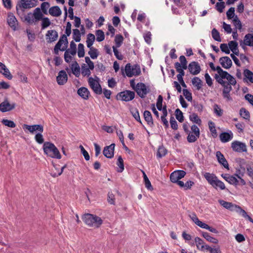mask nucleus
<instances>
[{"label":"nucleus","instance_id":"473e14b6","mask_svg":"<svg viewBox=\"0 0 253 253\" xmlns=\"http://www.w3.org/2000/svg\"><path fill=\"white\" fill-rule=\"evenodd\" d=\"M33 14L36 22L42 20L43 18V14L41 11V8L39 7H37L35 9Z\"/></svg>","mask_w":253,"mask_h":253},{"label":"nucleus","instance_id":"de8ad7c7","mask_svg":"<svg viewBox=\"0 0 253 253\" xmlns=\"http://www.w3.org/2000/svg\"><path fill=\"white\" fill-rule=\"evenodd\" d=\"M142 172L143 173V178H144V181L145 187L148 189H149V190L153 189V188H152V186L151 185V182L149 181V180L148 177L147 176L146 173L143 170H142Z\"/></svg>","mask_w":253,"mask_h":253},{"label":"nucleus","instance_id":"0e129e2a","mask_svg":"<svg viewBox=\"0 0 253 253\" xmlns=\"http://www.w3.org/2000/svg\"><path fill=\"white\" fill-rule=\"evenodd\" d=\"M49 7V4L47 2H43L41 5V10L44 14H47V9Z\"/></svg>","mask_w":253,"mask_h":253},{"label":"nucleus","instance_id":"a18cd8bd","mask_svg":"<svg viewBox=\"0 0 253 253\" xmlns=\"http://www.w3.org/2000/svg\"><path fill=\"white\" fill-rule=\"evenodd\" d=\"M64 43L65 44V47H67V45L68 43L67 38L66 35H62L61 38H60L59 40L57 42V43L56 44V45L61 47L63 43Z\"/></svg>","mask_w":253,"mask_h":253},{"label":"nucleus","instance_id":"aec40b11","mask_svg":"<svg viewBox=\"0 0 253 253\" xmlns=\"http://www.w3.org/2000/svg\"><path fill=\"white\" fill-rule=\"evenodd\" d=\"M219 62L222 67L225 69H229L232 65V62L228 56H224L219 59Z\"/></svg>","mask_w":253,"mask_h":253},{"label":"nucleus","instance_id":"e433bc0d","mask_svg":"<svg viewBox=\"0 0 253 253\" xmlns=\"http://www.w3.org/2000/svg\"><path fill=\"white\" fill-rule=\"evenodd\" d=\"M89 50L88 52V55L92 59H96L99 55L98 49L93 47H89Z\"/></svg>","mask_w":253,"mask_h":253},{"label":"nucleus","instance_id":"338daca9","mask_svg":"<svg viewBox=\"0 0 253 253\" xmlns=\"http://www.w3.org/2000/svg\"><path fill=\"white\" fill-rule=\"evenodd\" d=\"M230 184L237 185L238 184L239 181L238 179L233 175H230L228 180L227 181Z\"/></svg>","mask_w":253,"mask_h":253},{"label":"nucleus","instance_id":"0eeeda50","mask_svg":"<svg viewBox=\"0 0 253 253\" xmlns=\"http://www.w3.org/2000/svg\"><path fill=\"white\" fill-rule=\"evenodd\" d=\"M135 91L139 97L143 98L149 92V89L144 83H138L136 84Z\"/></svg>","mask_w":253,"mask_h":253},{"label":"nucleus","instance_id":"b1692460","mask_svg":"<svg viewBox=\"0 0 253 253\" xmlns=\"http://www.w3.org/2000/svg\"><path fill=\"white\" fill-rule=\"evenodd\" d=\"M218 202L224 208L231 211H235L237 208V205L233 204L230 202L225 201L223 200H218Z\"/></svg>","mask_w":253,"mask_h":253},{"label":"nucleus","instance_id":"c756f323","mask_svg":"<svg viewBox=\"0 0 253 253\" xmlns=\"http://www.w3.org/2000/svg\"><path fill=\"white\" fill-rule=\"evenodd\" d=\"M49 13L53 16L58 17L61 14L62 11L59 6H54L49 8Z\"/></svg>","mask_w":253,"mask_h":253},{"label":"nucleus","instance_id":"7ed1b4c3","mask_svg":"<svg viewBox=\"0 0 253 253\" xmlns=\"http://www.w3.org/2000/svg\"><path fill=\"white\" fill-rule=\"evenodd\" d=\"M99 78L97 76H95L94 78L90 77L88 79V83L90 87L96 94H101L102 93V88L99 84Z\"/></svg>","mask_w":253,"mask_h":253},{"label":"nucleus","instance_id":"39448f33","mask_svg":"<svg viewBox=\"0 0 253 253\" xmlns=\"http://www.w3.org/2000/svg\"><path fill=\"white\" fill-rule=\"evenodd\" d=\"M135 97L134 92L130 90H125L119 93L117 95V99L124 101H131Z\"/></svg>","mask_w":253,"mask_h":253},{"label":"nucleus","instance_id":"a19ab883","mask_svg":"<svg viewBox=\"0 0 253 253\" xmlns=\"http://www.w3.org/2000/svg\"><path fill=\"white\" fill-rule=\"evenodd\" d=\"M65 51L70 53V54H71L73 56L76 55L77 53V48L76 43L73 41L71 42L70 44V48L67 49Z\"/></svg>","mask_w":253,"mask_h":253},{"label":"nucleus","instance_id":"49530a36","mask_svg":"<svg viewBox=\"0 0 253 253\" xmlns=\"http://www.w3.org/2000/svg\"><path fill=\"white\" fill-rule=\"evenodd\" d=\"M81 33L79 30L78 29H73V38L76 42H79L81 41Z\"/></svg>","mask_w":253,"mask_h":253},{"label":"nucleus","instance_id":"9d476101","mask_svg":"<svg viewBox=\"0 0 253 253\" xmlns=\"http://www.w3.org/2000/svg\"><path fill=\"white\" fill-rule=\"evenodd\" d=\"M186 172L183 170H177L172 172L170 175V181L175 183L184 177Z\"/></svg>","mask_w":253,"mask_h":253},{"label":"nucleus","instance_id":"ea45409f","mask_svg":"<svg viewBox=\"0 0 253 253\" xmlns=\"http://www.w3.org/2000/svg\"><path fill=\"white\" fill-rule=\"evenodd\" d=\"M240 115L241 117L246 120H250V114L249 112L245 108H241L240 110Z\"/></svg>","mask_w":253,"mask_h":253},{"label":"nucleus","instance_id":"72a5a7b5","mask_svg":"<svg viewBox=\"0 0 253 253\" xmlns=\"http://www.w3.org/2000/svg\"><path fill=\"white\" fill-rule=\"evenodd\" d=\"M232 23L235 27L234 30H239L241 31L242 25L237 15H236L234 19H232Z\"/></svg>","mask_w":253,"mask_h":253},{"label":"nucleus","instance_id":"58836bf2","mask_svg":"<svg viewBox=\"0 0 253 253\" xmlns=\"http://www.w3.org/2000/svg\"><path fill=\"white\" fill-rule=\"evenodd\" d=\"M203 237L205 238L208 241L214 243V244H217L218 242V241L217 239L211 237L210 236V235L205 232H203L202 233Z\"/></svg>","mask_w":253,"mask_h":253},{"label":"nucleus","instance_id":"c03bdc74","mask_svg":"<svg viewBox=\"0 0 253 253\" xmlns=\"http://www.w3.org/2000/svg\"><path fill=\"white\" fill-rule=\"evenodd\" d=\"M211 186L215 189H217L218 188L220 190H224L225 189V186L224 183L218 179L215 180Z\"/></svg>","mask_w":253,"mask_h":253},{"label":"nucleus","instance_id":"bf43d9fd","mask_svg":"<svg viewBox=\"0 0 253 253\" xmlns=\"http://www.w3.org/2000/svg\"><path fill=\"white\" fill-rule=\"evenodd\" d=\"M117 165L120 168V169L118 170V171L119 172H122L124 169V161L121 156L118 157Z\"/></svg>","mask_w":253,"mask_h":253},{"label":"nucleus","instance_id":"4c0bfd02","mask_svg":"<svg viewBox=\"0 0 253 253\" xmlns=\"http://www.w3.org/2000/svg\"><path fill=\"white\" fill-rule=\"evenodd\" d=\"M95 38L93 34H88L87 36L86 45L88 48L93 47L92 45L95 41Z\"/></svg>","mask_w":253,"mask_h":253},{"label":"nucleus","instance_id":"4be33fe9","mask_svg":"<svg viewBox=\"0 0 253 253\" xmlns=\"http://www.w3.org/2000/svg\"><path fill=\"white\" fill-rule=\"evenodd\" d=\"M233 137V134L231 131L229 132H222L219 135L220 140L222 143H226L232 139Z\"/></svg>","mask_w":253,"mask_h":253},{"label":"nucleus","instance_id":"f8f14e48","mask_svg":"<svg viewBox=\"0 0 253 253\" xmlns=\"http://www.w3.org/2000/svg\"><path fill=\"white\" fill-rule=\"evenodd\" d=\"M15 107V103L10 104L7 100H5L0 104V111L2 112L10 111Z\"/></svg>","mask_w":253,"mask_h":253},{"label":"nucleus","instance_id":"ddd939ff","mask_svg":"<svg viewBox=\"0 0 253 253\" xmlns=\"http://www.w3.org/2000/svg\"><path fill=\"white\" fill-rule=\"evenodd\" d=\"M45 37L47 42L51 43L57 40L58 34L55 30H48L45 35Z\"/></svg>","mask_w":253,"mask_h":253},{"label":"nucleus","instance_id":"7c9ffc66","mask_svg":"<svg viewBox=\"0 0 253 253\" xmlns=\"http://www.w3.org/2000/svg\"><path fill=\"white\" fill-rule=\"evenodd\" d=\"M71 69L72 73L77 77H79L80 75V68L78 63L75 61L71 64Z\"/></svg>","mask_w":253,"mask_h":253},{"label":"nucleus","instance_id":"774afa93","mask_svg":"<svg viewBox=\"0 0 253 253\" xmlns=\"http://www.w3.org/2000/svg\"><path fill=\"white\" fill-rule=\"evenodd\" d=\"M247 171L248 176L251 177L253 180V164L247 166Z\"/></svg>","mask_w":253,"mask_h":253},{"label":"nucleus","instance_id":"2eb2a0df","mask_svg":"<svg viewBox=\"0 0 253 253\" xmlns=\"http://www.w3.org/2000/svg\"><path fill=\"white\" fill-rule=\"evenodd\" d=\"M195 242L198 250L200 251L204 252L208 250L209 246L206 245L204 241L198 237L195 238Z\"/></svg>","mask_w":253,"mask_h":253},{"label":"nucleus","instance_id":"6e6d98bb","mask_svg":"<svg viewBox=\"0 0 253 253\" xmlns=\"http://www.w3.org/2000/svg\"><path fill=\"white\" fill-rule=\"evenodd\" d=\"M124 38L121 35H117L115 37V42L117 47H119L122 44Z\"/></svg>","mask_w":253,"mask_h":253},{"label":"nucleus","instance_id":"5701e85b","mask_svg":"<svg viewBox=\"0 0 253 253\" xmlns=\"http://www.w3.org/2000/svg\"><path fill=\"white\" fill-rule=\"evenodd\" d=\"M0 73L2 74L5 78L8 80H11L12 78V76L9 72V70L7 68L6 66L2 63L0 62Z\"/></svg>","mask_w":253,"mask_h":253},{"label":"nucleus","instance_id":"09e8293b","mask_svg":"<svg viewBox=\"0 0 253 253\" xmlns=\"http://www.w3.org/2000/svg\"><path fill=\"white\" fill-rule=\"evenodd\" d=\"M215 79L216 80V81L220 84L224 88L226 87V86L230 85V84H228L227 82L224 81L223 80V79H222L221 77L219 76V75H218L217 74H215Z\"/></svg>","mask_w":253,"mask_h":253},{"label":"nucleus","instance_id":"052dcab7","mask_svg":"<svg viewBox=\"0 0 253 253\" xmlns=\"http://www.w3.org/2000/svg\"><path fill=\"white\" fill-rule=\"evenodd\" d=\"M78 55L79 57H83L84 56V45L82 43L78 44Z\"/></svg>","mask_w":253,"mask_h":253},{"label":"nucleus","instance_id":"f704fd0d","mask_svg":"<svg viewBox=\"0 0 253 253\" xmlns=\"http://www.w3.org/2000/svg\"><path fill=\"white\" fill-rule=\"evenodd\" d=\"M192 83L193 85L196 87V89L197 90H200L202 85H203V83L202 80L197 77H195L193 78L192 80Z\"/></svg>","mask_w":253,"mask_h":253},{"label":"nucleus","instance_id":"c9c22d12","mask_svg":"<svg viewBox=\"0 0 253 253\" xmlns=\"http://www.w3.org/2000/svg\"><path fill=\"white\" fill-rule=\"evenodd\" d=\"M210 131L211 133V136L213 138H216L217 136V133L215 129V124L212 121H209L208 123Z\"/></svg>","mask_w":253,"mask_h":253},{"label":"nucleus","instance_id":"f03ea898","mask_svg":"<svg viewBox=\"0 0 253 253\" xmlns=\"http://www.w3.org/2000/svg\"><path fill=\"white\" fill-rule=\"evenodd\" d=\"M82 219L90 227L98 228L102 223V220L100 217L90 213L84 214Z\"/></svg>","mask_w":253,"mask_h":253},{"label":"nucleus","instance_id":"423d86ee","mask_svg":"<svg viewBox=\"0 0 253 253\" xmlns=\"http://www.w3.org/2000/svg\"><path fill=\"white\" fill-rule=\"evenodd\" d=\"M192 132H188L187 137L188 142L192 143L195 142L200 136V130L198 127L196 125H193L191 127Z\"/></svg>","mask_w":253,"mask_h":253},{"label":"nucleus","instance_id":"f3484780","mask_svg":"<svg viewBox=\"0 0 253 253\" xmlns=\"http://www.w3.org/2000/svg\"><path fill=\"white\" fill-rule=\"evenodd\" d=\"M220 72H221V75L220 77L222 79H226L228 81V83L230 84L231 86V85H234L236 84V81L232 76H231L226 71L221 70Z\"/></svg>","mask_w":253,"mask_h":253},{"label":"nucleus","instance_id":"393cba45","mask_svg":"<svg viewBox=\"0 0 253 253\" xmlns=\"http://www.w3.org/2000/svg\"><path fill=\"white\" fill-rule=\"evenodd\" d=\"M244 78L243 81L244 82H250L253 84V72L249 69H245L243 73Z\"/></svg>","mask_w":253,"mask_h":253},{"label":"nucleus","instance_id":"cd10ccee","mask_svg":"<svg viewBox=\"0 0 253 253\" xmlns=\"http://www.w3.org/2000/svg\"><path fill=\"white\" fill-rule=\"evenodd\" d=\"M204 176L211 185H213L214 182L217 179V177L214 174L209 172H205L204 174Z\"/></svg>","mask_w":253,"mask_h":253},{"label":"nucleus","instance_id":"4d7b16f0","mask_svg":"<svg viewBox=\"0 0 253 253\" xmlns=\"http://www.w3.org/2000/svg\"><path fill=\"white\" fill-rule=\"evenodd\" d=\"M175 117L176 119L180 123H182L184 121V117L183 113L179 109H176L175 111Z\"/></svg>","mask_w":253,"mask_h":253},{"label":"nucleus","instance_id":"5fc2aeb1","mask_svg":"<svg viewBox=\"0 0 253 253\" xmlns=\"http://www.w3.org/2000/svg\"><path fill=\"white\" fill-rule=\"evenodd\" d=\"M211 35L212 38L216 41L221 42V39L220 37L219 33L215 28L211 31Z\"/></svg>","mask_w":253,"mask_h":253},{"label":"nucleus","instance_id":"c85d7f7f","mask_svg":"<svg viewBox=\"0 0 253 253\" xmlns=\"http://www.w3.org/2000/svg\"><path fill=\"white\" fill-rule=\"evenodd\" d=\"M191 219L193 221V222L197 225L198 226L202 228L203 229H207V226H208V224H207L203 222L202 221H200L198 218L197 217L196 214H193L192 216H191Z\"/></svg>","mask_w":253,"mask_h":253},{"label":"nucleus","instance_id":"2f4dec72","mask_svg":"<svg viewBox=\"0 0 253 253\" xmlns=\"http://www.w3.org/2000/svg\"><path fill=\"white\" fill-rule=\"evenodd\" d=\"M144 118L148 125L150 126H152L154 125L152 115L150 111L146 110L144 112Z\"/></svg>","mask_w":253,"mask_h":253},{"label":"nucleus","instance_id":"8fccbe9b","mask_svg":"<svg viewBox=\"0 0 253 253\" xmlns=\"http://www.w3.org/2000/svg\"><path fill=\"white\" fill-rule=\"evenodd\" d=\"M96 40L100 42L103 41L105 39L104 32L101 30H98L96 31Z\"/></svg>","mask_w":253,"mask_h":253},{"label":"nucleus","instance_id":"6ab92c4d","mask_svg":"<svg viewBox=\"0 0 253 253\" xmlns=\"http://www.w3.org/2000/svg\"><path fill=\"white\" fill-rule=\"evenodd\" d=\"M7 21L9 26L13 30H16V26L18 25V21L12 13H10L8 14Z\"/></svg>","mask_w":253,"mask_h":253},{"label":"nucleus","instance_id":"79ce46f5","mask_svg":"<svg viewBox=\"0 0 253 253\" xmlns=\"http://www.w3.org/2000/svg\"><path fill=\"white\" fill-rule=\"evenodd\" d=\"M189 119L191 121L198 125H201V120L199 118L198 115L196 113H192V114H191L189 116Z\"/></svg>","mask_w":253,"mask_h":253},{"label":"nucleus","instance_id":"1a4fd4ad","mask_svg":"<svg viewBox=\"0 0 253 253\" xmlns=\"http://www.w3.org/2000/svg\"><path fill=\"white\" fill-rule=\"evenodd\" d=\"M188 69L190 73L193 75H198L201 71L199 63L196 61L190 62L188 66Z\"/></svg>","mask_w":253,"mask_h":253},{"label":"nucleus","instance_id":"a211bd4d","mask_svg":"<svg viewBox=\"0 0 253 253\" xmlns=\"http://www.w3.org/2000/svg\"><path fill=\"white\" fill-rule=\"evenodd\" d=\"M36 0H21L20 7L24 9H29L37 5Z\"/></svg>","mask_w":253,"mask_h":253},{"label":"nucleus","instance_id":"bb28decb","mask_svg":"<svg viewBox=\"0 0 253 253\" xmlns=\"http://www.w3.org/2000/svg\"><path fill=\"white\" fill-rule=\"evenodd\" d=\"M243 43L245 45L252 47L253 49V35L252 34L246 35L244 39Z\"/></svg>","mask_w":253,"mask_h":253},{"label":"nucleus","instance_id":"6e6552de","mask_svg":"<svg viewBox=\"0 0 253 253\" xmlns=\"http://www.w3.org/2000/svg\"><path fill=\"white\" fill-rule=\"evenodd\" d=\"M231 148L234 151L239 153L246 152L247 151L246 144L237 140L232 142Z\"/></svg>","mask_w":253,"mask_h":253},{"label":"nucleus","instance_id":"412c9836","mask_svg":"<svg viewBox=\"0 0 253 253\" xmlns=\"http://www.w3.org/2000/svg\"><path fill=\"white\" fill-rule=\"evenodd\" d=\"M216 157L219 163L222 165L225 168L229 169L228 163L220 151H218L216 152Z\"/></svg>","mask_w":253,"mask_h":253},{"label":"nucleus","instance_id":"680f3d73","mask_svg":"<svg viewBox=\"0 0 253 253\" xmlns=\"http://www.w3.org/2000/svg\"><path fill=\"white\" fill-rule=\"evenodd\" d=\"M1 122L4 125L11 128H14L16 126V125L13 121L8 120L7 119H3Z\"/></svg>","mask_w":253,"mask_h":253},{"label":"nucleus","instance_id":"13d9d810","mask_svg":"<svg viewBox=\"0 0 253 253\" xmlns=\"http://www.w3.org/2000/svg\"><path fill=\"white\" fill-rule=\"evenodd\" d=\"M90 69L85 66V64L82 66L81 73L83 76L89 77L91 74Z\"/></svg>","mask_w":253,"mask_h":253},{"label":"nucleus","instance_id":"37998d69","mask_svg":"<svg viewBox=\"0 0 253 253\" xmlns=\"http://www.w3.org/2000/svg\"><path fill=\"white\" fill-rule=\"evenodd\" d=\"M167 149L163 146H161L158 149L157 157L159 158H161L163 157H164L167 154Z\"/></svg>","mask_w":253,"mask_h":253},{"label":"nucleus","instance_id":"69168bd1","mask_svg":"<svg viewBox=\"0 0 253 253\" xmlns=\"http://www.w3.org/2000/svg\"><path fill=\"white\" fill-rule=\"evenodd\" d=\"M35 139L36 141L39 144H42L44 142L43 135L41 132L36 134L35 136Z\"/></svg>","mask_w":253,"mask_h":253},{"label":"nucleus","instance_id":"864d4df0","mask_svg":"<svg viewBox=\"0 0 253 253\" xmlns=\"http://www.w3.org/2000/svg\"><path fill=\"white\" fill-rule=\"evenodd\" d=\"M226 16L229 20L234 19L236 16L235 15V8L233 7H230L226 12Z\"/></svg>","mask_w":253,"mask_h":253},{"label":"nucleus","instance_id":"603ef678","mask_svg":"<svg viewBox=\"0 0 253 253\" xmlns=\"http://www.w3.org/2000/svg\"><path fill=\"white\" fill-rule=\"evenodd\" d=\"M214 113L218 117H221L223 115V110L220 106L217 104H214L213 106Z\"/></svg>","mask_w":253,"mask_h":253},{"label":"nucleus","instance_id":"a878e982","mask_svg":"<svg viewBox=\"0 0 253 253\" xmlns=\"http://www.w3.org/2000/svg\"><path fill=\"white\" fill-rule=\"evenodd\" d=\"M78 94L84 99H87L90 92L88 89L85 87H81L78 90Z\"/></svg>","mask_w":253,"mask_h":253},{"label":"nucleus","instance_id":"f257e3e1","mask_svg":"<svg viewBox=\"0 0 253 253\" xmlns=\"http://www.w3.org/2000/svg\"><path fill=\"white\" fill-rule=\"evenodd\" d=\"M43 149L44 153L46 155L52 158L60 159L61 158V156L58 149L54 144L51 142H44L43 145Z\"/></svg>","mask_w":253,"mask_h":253},{"label":"nucleus","instance_id":"4468645a","mask_svg":"<svg viewBox=\"0 0 253 253\" xmlns=\"http://www.w3.org/2000/svg\"><path fill=\"white\" fill-rule=\"evenodd\" d=\"M68 80V76L66 72L64 70H61L58 73L56 77V81L58 84L64 85Z\"/></svg>","mask_w":253,"mask_h":253},{"label":"nucleus","instance_id":"3c124183","mask_svg":"<svg viewBox=\"0 0 253 253\" xmlns=\"http://www.w3.org/2000/svg\"><path fill=\"white\" fill-rule=\"evenodd\" d=\"M132 116L134 118V119L138 122H139L141 124L142 122L140 120L139 114L138 110L137 109H132L130 110Z\"/></svg>","mask_w":253,"mask_h":253},{"label":"nucleus","instance_id":"dca6fc26","mask_svg":"<svg viewBox=\"0 0 253 253\" xmlns=\"http://www.w3.org/2000/svg\"><path fill=\"white\" fill-rule=\"evenodd\" d=\"M115 146V144H111L109 146L105 147L103 151V155L107 158L110 159L113 157Z\"/></svg>","mask_w":253,"mask_h":253},{"label":"nucleus","instance_id":"e2e57ef3","mask_svg":"<svg viewBox=\"0 0 253 253\" xmlns=\"http://www.w3.org/2000/svg\"><path fill=\"white\" fill-rule=\"evenodd\" d=\"M42 29L47 28L51 24V22L49 18H48L47 17H43L42 19Z\"/></svg>","mask_w":253,"mask_h":253},{"label":"nucleus","instance_id":"20e7f679","mask_svg":"<svg viewBox=\"0 0 253 253\" xmlns=\"http://www.w3.org/2000/svg\"><path fill=\"white\" fill-rule=\"evenodd\" d=\"M126 75L128 77H131L133 76H138L141 73L140 66L138 65L131 66L130 63L126 64L125 68Z\"/></svg>","mask_w":253,"mask_h":253},{"label":"nucleus","instance_id":"9b49d317","mask_svg":"<svg viewBox=\"0 0 253 253\" xmlns=\"http://www.w3.org/2000/svg\"><path fill=\"white\" fill-rule=\"evenodd\" d=\"M23 129H27L32 133H33L36 131H39L41 133L43 132V127L41 125H34L30 126L25 124L23 126Z\"/></svg>","mask_w":253,"mask_h":253}]
</instances>
